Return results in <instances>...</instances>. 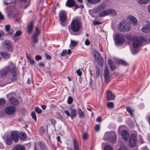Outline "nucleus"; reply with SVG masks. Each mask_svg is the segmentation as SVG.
I'll return each instance as SVG.
<instances>
[{"instance_id": "nucleus-46", "label": "nucleus", "mask_w": 150, "mask_h": 150, "mask_svg": "<svg viewBox=\"0 0 150 150\" xmlns=\"http://www.w3.org/2000/svg\"><path fill=\"white\" fill-rule=\"evenodd\" d=\"M73 100V99L71 97H69L67 100V103L68 104H70L71 103Z\"/></svg>"}, {"instance_id": "nucleus-48", "label": "nucleus", "mask_w": 150, "mask_h": 150, "mask_svg": "<svg viewBox=\"0 0 150 150\" xmlns=\"http://www.w3.org/2000/svg\"><path fill=\"white\" fill-rule=\"evenodd\" d=\"M6 102L5 100L3 98L0 99V105H3Z\"/></svg>"}, {"instance_id": "nucleus-60", "label": "nucleus", "mask_w": 150, "mask_h": 150, "mask_svg": "<svg viewBox=\"0 0 150 150\" xmlns=\"http://www.w3.org/2000/svg\"><path fill=\"white\" fill-rule=\"evenodd\" d=\"M76 72L78 75L79 76H81L82 74V72L80 71V70L79 69H78L77 71Z\"/></svg>"}, {"instance_id": "nucleus-11", "label": "nucleus", "mask_w": 150, "mask_h": 150, "mask_svg": "<svg viewBox=\"0 0 150 150\" xmlns=\"http://www.w3.org/2000/svg\"><path fill=\"white\" fill-rule=\"evenodd\" d=\"M16 111L15 108L13 106H8L5 108V112L8 115L13 114Z\"/></svg>"}, {"instance_id": "nucleus-18", "label": "nucleus", "mask_w": 150, "mask_h": 150, "mask_svg": "<svg viewBox=\"0 0 150 150\" xmlns=\"http://www.w3.org/2000/svg\"><path fill=\"white\" fill-rule=\"evenodd\" d=\"M106 5L104 3H103L99 6L95 8L94 10V12L98 13L101 10L104 9L105 8Z\"/></svg>"}, {"instance_id": "nucleus-36", "label": "nucleus", "mask_w": 150, "mask_h": 150, "mask_svg": "<svg viewBox=\"0 0 150 150\" xmlns=\"http://www.w3.org/2000/svg\"><path fill=\"white\" fill-rule=\"evenodd\" d=\"M13 142V139L10 137H7L6 140V144L8 145H11Z\"/></svg>"}, {"instance_id": "nucleus-54", "label": "nucleus", "mask_w": 150, "mask_h": 150, "mask_svg": "<svg viewBox=\"0 0 150 150\" xmlns=\"http://www.w3.org/2000/svg\"><path fill=\"white\" fill-rule=\"evenodd\" d=\"M5 28L6 31L7 32L11 29L10 27V25H6L5 26Z\"/></svg>"}, {"instance_id": "nucleus-21", "label": "nucleus", "mask_w": 150, "mask_h": 150, "mask_svg": "<svg viewBox=\"0 0 150 150\" xmlns=\"http://www.w3.org/2000/svg\"><path fill=\"white\" fill-rule=\"evenodd\" d=\"M142 31L145 33L150 32V23H148L142 28Z\"/></svg>"}, {"instance_id": "nucleus-45", "label": "nucleus", "mask_w": 150, "mask_h": 150, "mask_svg": "<svg viewBox=\"0 0 150 150\" xmlns=\"http://www.w3.org/2000/svg\"><path fill=\"white\" fill-rule=\"evenodd\" d=\"M107 106L108 108H112L114 106V103L112 102H109L107 104Z\"/></svg>"}, {"instance_id": "nucleus-23", "label": "nucleus", "mask_w": 150, "mask_h": 150, "mask_svg": "<svg viewBox=\"0 0 150 150\" xmlns=\"http://www.w3.org/2000/svg\"><path fill=\"white\" fill-rule=\"evenodd\" d=\"M127 18L132 22L133 24L136 25L137 24V20L134 16L129 15L127 16Z\"/></svg>"}, {"instance_id": "nucleus-13", "label": "nucleus", "mask_w": 150, "mask_h": 150, "mask_svg": "<svg viewBox=\"0 0 150 150\" xmlns=\"http://www.w3.org/2000/svg\"><path fill=\"white\" fill-rule=\"evenodd\" d=\"M104 76L105 81L108 83L110 81L109 79L110 76L109 70L107 67L105 68L104 70Z\"/></svg>"}, {"instance_id": "nucleus-44", "label": "nucleus", "mask_w": 150, "mask_h": 150, "mask_svg": "<svg viewBox=\"0 0 150 150\" xmlns=\"http://www.w3.org/2000/svg\"><path fill=\"white\" fill-rule=\"evenodd\" d=\"M39 132L40 133L42 134H43L45 133V130L44 127L43 126H41L39 129Z\"/></svg>"}, {"instance_id": "nucleus-38", "label": "nucleus", "mask_w": 150, "mask_h": 150, "mask_svg": "<svg viewBox=\"0 0 150 150\" xmlns=\"http://www.w3.org/2000/svg\"><path fill=\"white\" fill-rule=\"evenodd\" d=\"M150 0H137V2L141 4H144L147 3Z\"/></svg>"}, {"instance_id": "nucleus-43", "label": "nucleus", "mask_w": 150, "mask_h": 150, "mask_svg": "<svg viewBox=\"0 0 150 150\" xmlns=\"http://www.w3.org/2000/svg\"><path fill=\"white\" fill-rule=\"evenodd\" d=\"M21 33L22 32L21 30H18L16 31V33L14 35V37H16L19 36H20L21 35Z\"/></svg>"}, {"instance_id": "nucleus-32", "label": "nucleus", "mask_w": 150, "mask_h": 150, "mask_svg": "<svg viewBox=\"0 0 150 150\" xmlns=\"http://www.w3.org/2000/svg\"><path fill=\"white\" fill-rule=\"evenodd\" d=\"M39 145L42 150H47L44 143L42 142H39Z\"/></svg>"}, {"instance_id": "nucleus-12", "label": "nucleus", "mask_w": 150, "mask_h": 150, "mask_svg": "<svg viewBox=\"0 0 150 150\" xmlns=\"http://www.w3.org/2000/svg\"><path fill=\"white\" fill-rule=\"evenodd\" d=\"M143 44V42L141 40L137 38H136L134 39L133 41V46L136 48L139 47Z\"/></svg>"}, {"instance_id": "nucleus-47", "label": "nucleus", "mask_w": 150, "mask_h": 150, "mask_svg": "<svg viewBox=\"0 0 150 150\" xmlns=\"http://www.w3.org/2000/svg\"><path fill=\"white\" fill-rule=\"evenodd\" d=\"M35 110L37 113L38 114H40L42 112V110H41L38 107H37L35 108Z\"/></svg>"}, {"instance_id": "nucleus-29", "label": "nucleus", "mask_w": 150, "mask_h": 150, "mask_svg": "<svg viewBox=\"0 0 150 150\" xmlns=\"http://www.w3.org/2000/svg\"><path fill=\"white\" fill-rule=\"evenodd\" d=\"M70 117L71 119H73L76 115V111L75 109H73L70 110Z\"/></svg>"}, {"instance_id": "nucleus-7", "label": "nucleus", "mask_w": 150, "mask_h": 150, "mask_svg": "<svg viewBox=\"0 0 150 150\" xmlns=\"http://www.w3.org/2000/svg\"><path fill=\"white\" fill-rule=\"evenodd\" d=\"M59 17L61 25H63V23L65 22L67 19V14L65 12L63 11H60L59 14Z\"/></svg>"}, {"instance_id": "nucleus-31", "label": "nucleus", "mask_w": 150, "mask_h": 150, "mask_svg": "<svg viewBox=\"0 0 150 150\" xmlns=\"http://www.w3.org/2000/svg\"><path fill=\"white\" fill-rule=\"evenodd\" d=\"M73 144L74 150H79V148L78 144L77 143L76 139H74L73 140Z\"/></svg>"}, {"instance_id": "nucleus-52", "label": "nucleus", "mask_w": 150, "mask_h": 150, "mask_svg": "<svg viewBox=\"0 0 150 150\" xmlns=\"http://www.w3.org/2000/svg\"><path fill=\"white\" fill-rule=\"evenodd\" d=\"M82 137L84 140H86L88 137V135L85 132L83 134Z\"/></svg>"}, {"instance_id": "nucleus-58", "label": "nucleus", "mask_w": 150, "mask_h": 150, "mask_svg": "<svg viewBox=\"0 0 150 150\" xmlns=\"http://www.w3.org/2000/svg\"><path fill=\"white\" fill-rule=\"evenodd\" d=\"M45 55L46 58L48 59H51L52 58L51 56L47 53L45 54Z\"/></svg>"}, {"instance_id": "nucleus-50", "label": "nucleus", "mask_w": 150, "mask_h": 150, "mask_svg": "<svg viewBox=\"0 0 150 150\" xmlns=\"http://www.w3.org/2000/svg\"><path fill=\"white\" fill-rule=\"evenodd\" d=\"M31 115L33 118V119L35 121H36V117L35 112H32L31 113Z\"/></svg>"}, {"instance_id": "nucleus-27", "label": "nucleus", "mask_w": 150, "mask_h": 150, "mask_svg": "<svg viewBox=\"0 0 150 150\" xmlns=\"http://www.w3.org/2000/svg\"><path fill=\"white\" fill-rule=\"evenodd\" d=\"M12 150H25V147L23 146L17 145L14 147Z\"/></svg>"}, {"instance_id": "nucleus-30", "label": "nucleus", "mask_w": 150, "mask_h": 150, "mask_svg": "<svg viewBox=\"0 0 150 150\" xmlns=\"http://www.w3.org/2000/svg\"><path fill=\"white\" fill-rule=\"evenodd\" d=\"M20 139L22 140H24L27 138V136L26 134L23 132H21L20 133Z\"/></svg>"}, {"instance_id": "nucleus-17", "label": "nucleus", "mask_w": 150, "mask_h": 150, "mask_svg": "<svg viewBox=\"0 0 150 150\" xmlns=\"http://www.w3.org/2000/svg\"><path fill=\"white\" fill-rule=\"evenodd\" d=\"M66 5L70 7H75V9L77 8L76 5L75 1L74 0H67L66 3Z\"/></svg>"}, {"instance_id": "nucleus-57", "label": "nucleus", "mask_w": 150, "mask_h": 150, "mask_svg": "<svg viewBox=\"0 0 150 150\" xmlns=\"http://www.w3.org/2000/svg\"><path fill=\"white\" fill-rule=\"evenodd\" d=\"M85 44L87 46L89 45H90V42L88 40V38L85 41Z\"/></svg>"}, {"instance_id": "nucleus-20", "label": "nucleus", "mask_w": 150, "mask_h": 150, "mask_svg": "<svg viewBox=\"0 0 150 150\" xmlns=\"http://www.w3.org/2000/svg\"><path fill=\"white\" fill-rule=\"evenodd\" d=\"M9 102L13 105H17L19 103L17 99L14 97H10L9 99Z\"/></svg>"}, {"instance_id": "nucleus-8", "label": "nucleus", "mask_w": 150, "mask_h": 150, "mask_svg": "<svg viewBox=\"0 0 150 150\" xmlns=\"http://www.w3.org/2000/svg\"><path fill=\"white\" fill-rule=\"evenodd\" d=\"M11 63V67L6 66L0 71V75L2 77H4L7 74L11 71V67H12Z\"/></svg>"}, {"instance_id": "nucleus-37", "label": "nucleus", "mask_w": 150, "mask_h": 150, "mask_svg": "<svg viewBox=\"0 0 150 150\" xmlns=\"http://www.w3.org/2000/svg\"><path fill=\"white\" fill-rule=\"evenodd\" d=\"M101 0H87V1L92 4H97L99 3Z\"/></svg>"}, {"instance_id": "nucleus-5", "label": "nucleus", "mask_w": 150, "mask_h": 150, "mask_svg": "<svg viewBox=\"0 0 150 150\" xmlns=\"http://www.w3.org/2000/svg\"><path fill=\"white\" fill-rule=\"evenodd\" d=\"M109 14L115 16L116 14V12L113 9H109L102 11L99 13V16L100 17H103Z\"/></svg>"}, {"instance_id": "nucleus-49", "label": "nucleus", "mask_w": 150, "mask_h": 150, "mask_svg": "<svg viewBox=\"0 0 150 150\" xmlns=\"http://www.w3.org/2000/svg\"><path fill=\"white\" fill-rule=\"evenodd\" d=\"M36 33L33 35L38 36L40 34V30L39 28L37 27H35Z\"/></svg>"}, {"instance_id": "nucleus-19", "label": "nucleus", "mask_w": 150, "mask_h": 150, "mask_svg": "<svg viewBox=\"0 0 150 150\" xmlns=\"http://www.w3.org/2000/svg\"><path fill=\"white\" fill-rule=\"evenodd\" d=\"M107 100H112L114 99L115 96L112 93L111 91H107Z\"/></svg>"}, {"instance_id": "nucleus-34", "label": "nucleus", "mask_w": 150, "mask_h": 150, "mask_svg": "<svg viewBox=\"0 0 150 150\" xmlns=\"http://www.w3.org/2000/svg\"><path fill=\"white\" fill-rule=\"evenodd\" d=\"M38 35H33L32 36L31 38L34 44L37 43L38 42Z\"/></svg>"}, {"instance_id": "nucleus-39", "label": "nucleus", "mask_w": 150, "mask_h": 150, "mask_svg": "<svg viewBox=\"0 0 150 150\" xmlns=\"http://www.w3.org/2000/svg\"><path fill=\"white\" fill-rule=\"evenodd\" d=\"M128 150L127 148L126 147L125 144L122 143V146H121L118 150Z\"/></svg>"}, {"instance_id": "nucleus-35", "label": "nucleus", "mask_w": 150, "mask_h": 150, "mask_svg": "<svg viewBox=\"0 0 150 150\" xmlns=\"http://www.w3.org/2000/svg\"><path fill=\"white\" fill-rule=\"evenodd\" d=\"M126 109L127 111L129 113L131 116V117H133L134 116L133 114L134 112V110L131 109L129 107H127L126 108Z\"/></svg>"}, {"instance_id": "nucleus-28", "label": "nucleus", "mask_w": 150, "mask_h": 150, "mask_svg": "<svg viewBox=\"0 0 150 150\" xmlns=\"http://www.w3.org/2000/svg\"><path fill=\"white\" fill-rule=\"evenodd\" d=\"M21 2L24 3L22 5V7L24 8H26L28 6H29L30 4V3L28 1H27V0H20Z\"/></svg>"}, {"instance_id": "nucleus-14", "label": "nucleus", "mask_w": 150, "mask_h": 150, "mask_svg": "<svg viewBox=\"0 0 150 150\" xmlns=\"http://www.w3.org/2000/svg\"><path fill=\"white\" fill-rule=\"evenodd\" d=\"M126 24H127V22L125 21H123L120 22L119 25L118 26L119 29L121 31L125 32L127 31H128L129 29L128 28L127 29H125V26H126Z\"/></svg>"}, {"instance_id": "nucleus-42", "label": "nucleus", "mask_w": 150, "mask_h": 150, "mask_svg": "<svg viewBox=\"0 0 150 150\" xmlns=\"http://www.w3.org/2000/svg\"><path fill=\"white\" fill-rule=\"evenodd\" d=\"M77 42L71 40L70 45L73 47H75L77 45Z\"/></svg>"}, {"instance_id": "nucleus-2", "label": "nucleus", "mask_w": 150, "mask_h": 150, "mask_svg": "<svg viewBox=\"0 0 150 150\" xmlns=\"http://www.w3.org/2000/svg\"><path fill=\"white\" fill-rule=\"evenodd\" d=\"M104 138L105 140L107 139L112 142H114L116 141L117 136L114 131L108 132L105 133Z\"/></svg>"}, {"instance_id": "nucleus-24", "label": "nucleus", "mask_w": 150, "mask_h": 150, "mask_svg": "<svg viewBox=\"0 0 150 150\" xmlns=\"http://www.w3.org/2000/svg\"><path fill=\"white\" fill-rule=\"evenodd\" d=\"M33 25V21H31L28 25L27 26V32L28 33H31Z\"/></svg>"}, {"instance_id": "nucleus-33", "label": "nucleus", "mask_w": 150, "mask_h": 150, "mask_svg": "<svg viewBox=\"0 0 150 150\" xmlns=\"http://www.w3.org/2000/svg\"><path fill=\"white\" fill-rule=\"evenodd\" d=\"M117 63L119 64L122 65L123 66H127L128 65V63L124 60L119 59L117 60Z\"/></svg>"}, {"instance_id": "nucleus-3", "label": "nucleus", "mask_w": 150, "mask_h": 150, "mask_svg": "<svg viewBox=\"0 0 150 150\" xmlns=\"http://www.w3.org/2000/svg\"><path fill=\"white\" fill-rule=\"evenodd\" d=\"M11 65L12 66V69L11 72V76L10 77L11 80H10L8 81V83H9L15 81L17 78L16 77L17 74L16 71V68L15 66V65L13 63H12Z\"/></svg>"}, {"instance_id": "nucleus-1", "label": "nucleus", "mask_w": 150, "mask_h": 150, "mask_svg": "<svg viewBox=\"0 0 150 150\" xmlns=\"http://www.w3.org/2000/svg\"><path fill=\"white\" fill-rule=\"evenodd\" d=\"M81 27V23L78 19L73 20L70 25V29L74 32L79 31Z\"/></svg>"}, {"instance_id": "nucleus-22", "label": "nucleus", "mask_w": 150, "mask_h": 150, "mask_svg": "<svg viewBox=\"0 0 150 150\" xmlns=\"http://www.w3.org/2000/svg\"><path fill=\"white\" fill-rule=\"evenodd\" d=\"M108 64L112 71H113L116 69V67L115 64L113 62L111 59H108Z\"/></svg>"}, {"instance_id": "nucleus-53", "label": "nucleus", "mask_w": 150, "mask_h": 150, "mask_svg": "<svg viewBox=\"0 0 150 150\" xmlns=\"http://www.w3.org/2000/svg\"><path fill=\"white\" fill-rule=\"evenodd\" d=\"M66 54H67V50H64L61 53V56H64Z\"/></svg>"}, {"instance_id": "nucleus-56", "label": "nucleus", "mask_w": 150, "mask_h": 150, "mask_svg": "<svg viewBox=\"0 0 150 150\" xmlns=\"http://www.w3.org/2000/svg\"><path fill=\"white\" fill-rule=\"evenodd\" d=\"M100 129V126L99 125H96L95 127V129L96 131H99Z\"/></svg>"}, {"instance_id": "nucleus-51", "label": "nucleus", "mask_w": 150, "mask_h": 150, "mask_svg": "<svg viewBox=\"0 0 150 150\" xmlns=\"http://www.w3.org/2000/svg\"><path fill=\"white\" fill-rule=\"evenodd\" d=\"M35 58L36 61H38L41 60L42 59V57L40 55H36L35 56Z\"/></svg>"}, {"instance_id": "nucleus-16", "label": "nucleus", "mask_w": 150, "mask_h": 150, "mask_svg": "<svg viewBox=\"0 0 150 150\" xmlns=\"http://www.w3.org/2000/svg\"><path fill=\"white\" fill-rule=\"evenodd\" d=\"M129 134V133L126 130H123L121 132V136L123 138L126 142L128 140Z\"/></svg>"}, {"instance_id": "nucleus-4", "label": "nucleus", "mask_w": 150, "mask_h": 150, "mask_svg": "<svg viewBox=\"0 0 150 150\" xmlns=\"http://www.w3.org/2000/svg\"><path fill=\"white\" fill-rule=\"evenodd\" d=\"M125 38L122 34H117L115 35V41L117 45H121L125 41Z\"/></svg>"}, {"instance_id": "nucleus-15", "label": "nucleus", "mask_w": 150, "mask_h": 150, "mask_svg": "<svg viewBox=\"0 0 150 150\" xmlns=\"http://www.w3.org/2000/svg\"><path fill=\"white\" fill-rule=\"evenodd\" d=\"M16 142H18L19 139L18 133L16 131H14L11 132L10 137Z\"/></svg>"}, {"instance_id": "nucleus-10", "label": "nucleus", "mask_w": 150, "mask_h": 150, "mask_svg": "<svg viewBox=\"0 0 150 150\" xmlns=\"http://www.w3.org/2000/svg\"><path fill=\"white\" fill-rule=\"evenodd\" d=\"M92 52L94 54L95 59L97 62H100L103 60L99 52L97 50L93 49Z\"/></svg>"}, {"instance_id": "nucleus-55", "label": "nucleus", "mask_w": 150, "mask_h": 150, "mask_svg": "<svg viewBox=\"0 0 150 150\" xmlns=\"http://www.w3.org/2000/svg\"><path fill=\"white\" fill-rule=\"evenodd\" d=\"M64 113L67 115L68 116H70L71 115L69 111L67 110H65L64 111Z\"/></svg>"}, {"instance_id": "nucleus-25", "label": "nucleus", "mask_w": 150, "mask_h": 150, "mask_svg": "<svg viewBox=\"0 0 150 150\" xmlns=\"http://www.w3.org/2000/svg\"><path fill=\"white\" fill-rule=\"evenodd\" d=\"M0 54L2 57L4 59H8L10 58V54L6 52H1Z\"/></svg>"}, {"instance_id": "nucleus-9", "label": "nucleus", "mask_w": 150, "mask_h": 150, "mask_svg": "<svg viewBox=\"0 0 150 150\" xmlns=\"http://www.w3.org/2000/svg\"><path fill=\"white\" fill-rule=\"evenodd\" d=\"M4 46L7 51L10 52H12L13 50V47L9 41L8 40L4 41Z\"/></svg>"}, {"instance_id": "nucleus-64", "label": "nucleus", "mask_w": 150, "mask_h": 150, "mask_svg": "<svg viewBox=\"0 0 150 150\" xmlns=\"http://www.w3.org/2000/svg\"><path fill=\"white\" fill-rule=\"evenodd\" d=\"M4 18V17L2 15L1 12L0 11V21L3 20Z\"/></svg>"}, {"instance_id": "nucleus-6", "label": "nucleus", "mask_w": 150, "mask_h": 150, "mask_svg": "<svg viewBox=\"0 0 150 150\" xmlns=\"http://www.w3.org/2000/svg\"><path fill=\"white\" fill-rule=\"evenodd\" d=\"M136 142L137 139L135 134H131L129 141V146L131 147H135L136 145Z\"/></svg>"}, {"instance_id": "nucleus-63", "label": "nucleus", "mask_w": 150, "mask_h": 150, "mask_svg": "<svg viewBox=\"0 0 150 150\" xmlns=\"http://www.w3.org/2000/svg\"><path fill=\"white\" fill-rule=\"evenodd\" d=\"M127 24L128 23L127 22V24H126V26H125L124 28L125 29H127L128 28H129V31L130 29V27L129 25H127Z\"/></svg>"}, {"instance_id": "nucleus-41", "label": "nucleus", "mask_w": 150, "mask_h": 150, "mask_svg": "<svg viewBox=\"0 0 150 150\" xmlns=\"http://www.w3.org/2000/svg\"><path fill=\"white\" fill-rule=\"evenodd\" d=\"M27 58L29 60V62L30 64H34V61L31 57H30L27 56Z\"/></svg>"}, {"instance_id": "nucleus-40", "label": "nucleus", "mask_w": 150, "mask_h": 150, "mask_svg": "<svg viewBox=\"0 0 150 150\" xmlns=\"http://www.w3.org/2000/svg\"><path fill=\"white\" fill-rule=\"evenodd\" d=\"M104 150H113V148L110 145H107L105 146Z\"/></svg>"}, {"instance_id": "nucleus-26", "label": "nucleus", "mask_w": 150, "mask_h": 150, "mask_svg": "<svg viewBox=\"0 0 150 150\" xmlns=\"http://www.w3.org/2000/svg\"><path fill=\"white\" fill-rule=\"evenodd\" d=\"M77 110L79 117H83L85 116V113L81 110L80 108H78Z\"/></svg>"}, {"instance_id": "nucleus-59", "label": "nucleus", "mask_w": 150, "mask_h": 150, "mask_svg": "<svg viewBox=\"0 0 150 150\" xmlns=\"http://www.w3.org/2000/svg\"><path fill=\"white\" fill-rule=\"evenodd\" d=\"M8 33L10 35H12L13 33V28H11L9 30L8 32Z\"/></svg>"}, {"instance_id": "nucleus-62", "label": "nucleus", "mask_w": 150, "mask_h": 150, "mask_svg": "<svg viewBox=\"0 0 150 150\" xmlns=\"http://www.w3.org/2000/svg\"><path fill=\"white\" fill-rule=\"evenodd\" d=\"M51 121L52 122V124H53L54 126L56 123V120L53 119H52L51 120Z\"/></svg>"}, {"instance_id": "nucleus-61", "label": "nucleus", "mask_w": 150, "mask_h": 150, "mask_svg": "<svg viewBox=\"0 0 150 150\" xmlns=\"http://www.w3.org/2000/svg\"><path fill=\"white\" fill-rule=\"evenodd\" d=\"M100 23L98 21L94 20L93 21V24L95 25L100 24Z\"/></svg>"}]
</instances>
